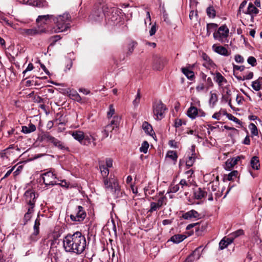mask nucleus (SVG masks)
Listing matches in <instances>:
<instances>
[{"instance_id": "nucleus-29", "label": "nucleus", "mask_w": 262, "mask_h": 262, "mask_svg": "<svg viewBox=\"0 0 262 262\" xmlns=\"http://www.w3.org/2000/svg\"><path fill=\"white\" fill-rule=\"evenodd\" d=\"M218 27L217 24L215 23H209L207 24V33L206 35L209 36L211 32L213 31H216L217 27Z\"/></svg>"}, {"instance_id": "nucleus-54", "label": "nucleus", "mask_w": 262, "mask_h": 262, "mask_svg": "<svg viewBox=\"0 0 262 262\" xmlns=\"http://www.w3.org/2000/svg\"><path fill=\"white\" fill-rule=\"evenodd\" d=\"M206 81L207 82V84L206 85V90H208V89L209 88L212 87L213 86V83L212 79L210 77L207 78Z\"/></svg>"}, {"instance_id": "nucleus-27", "label": "nucleus", "mask_w": 262, "mask_h": 262, "mask_svg": "<svg viewBox=\"0 0 262 262\" xmlns=\"http://www.w3.org/2000/svg\"><path fill=\"white\" fill-rule=\"evenodd\" d=\"M54 16L53 15H39L38 16L36 19L37 23H42L45 24L46 21L50 20V19H52L53 20Z\"/></svg>"}, {"instance_id": "nucleus-11", "label": "nucleus", "mask_w": 262, "mask_h": 262, "mask_svg": "<svg viewBox=\"0 0 262 262\" xmlns=\"http://www.w3.org/2000/svg\"><path fill=\"white\" fill-rule=\"evenodd\" d=\"M96 136L94 134H91L89 135H85L84 138L83 139V140L82 142V145L89 146L91 145L92 143L93 144V146L95 147L96 145Z\"/></svg>"}, {"instance_id": "nucleus-62", "label": "nucleus", "mask_w": 262, "mask_h": 262, "mask_svg": "<svg viewBox=\"0 0 262 262\" xmlns=\"http://www.w3.org/2000/svg\"><path fill=\"white\" fill-rule=\"evenodd\" d=\"M227 116H228V118L230 120H232V121H234L235 122H238L239 121V120L237 118H236L235 117L233 116L231 114H227Z\"/></svg>"}, {"instance_id": "nucleus-26", "label": "nucleus", "mask_w": 262, "mask_h": 262, "mask_svg": "<svg viewBox=\"0 0 262 262\" xmlns=\"http://www.w3.org/2000/svg\"><path fill=\"white\" fill-rule=\"evenodd\" d=\"M36 126L33 124H30L29 126H21V132L24 134H29L36 130Z\"/></svg>"}, {"instance_id": "nucleus-3", "label": "nucleus", "mask_w": 262, "mask_h": 262, "mask_svg": "<svg viewBox=\"0 0 262 262\" xmlns=\"http://www.w3.org/2000/svg\"><path fill=\"white\" fill-rule=\"evenodd\" d=\"M104 184L105 188L110 190L114 198L117 199L122 196V192L116 179L110 177L108 179H104Z\"/></svg>"}, {"instance_id": "nucleus-20", "label": "nucleus", "mask_w": 262, "mask_h": 262, "mask_svg": "<svg viewBox=\"0 0 262 262\" xmlns=\"http://www.w3.org/2000/svg\"><path fill=\"white\" fill-rule=\"evenodd\" d=\"M71 134L75 140L79 141L80 144H82L85 136L83 132L80 130H74L71 132Z\"/></svg>"}, {"instance_id": "nucleus-37", "label": "nucleus", "mask_w": 262, "mask_h": 262, "mask_svg": "<svg viewBox=\"0 0 262 262\" xmlns=\"http://www.w3.org/2000/svg\"><path fill=\"white\" fill-rule=\"evenodd\" d=\"M25 33L29 35H35L36 34H40L44 32L42 30H39L36 29H26Z\"/></svg>"}, {"instance_id": "nucleus-61", "label": "nucleus", "mask_w": 262, "mask_h": 262, "mask_svg": "<svg viewBox=\"0 0 262 262\" xmlns=\"http://www.w3.org/2000/svg\"><path fill=\"white\" fill-rule=\"evenodd\" d=\"M33 68H34V66H33V64L31 63H30L28 64L26 69L23 72V74H25L27 72L30 71L32 70L33 69Z\"/></svg>"}, {"instance_id": "nucleus-1", "label": "nucleus", "mask_w": 262, "mask_h": 262, "mask_svg": "<svg viewBox=\"0 0 262 262\" xmlns=\"http://www.w3.org/2000/svg\"><path fill=\"white\" fill-rule=\"evenodd\" d=\"M63 247L67 252L80 254L86 247L85 237L80 232L68 234L63 239Z\"/></svg>"}, {"instance_id": "nucleus-34", "label": "nucleus", "mask_w": 262, "mask_h": 262, "mask_svg": "<svg viewBox=\"0 0 262 262\" xmlns=\"http://www.w3.org/2000/svg\"><path fill=\"white\" fill-rule=\"evenodd\" d=\"M183 73L189 79L192 80L194 77V73L187 68H183L182 69Z\"/></svg>"}, {"instance_id": "nucleus-30", "label": "nucleus", "mask_w": 262, "mask_h": 262, "mask_svg": "<svg viewBox=\"0 0 262 262\" xmlns=\"http://www.w3.org/2000/svg\"><path fill=\"white\" fill-rule=\"evenodd\" d=\"M250 164L253 169L258 170L260 166L258 158L257 156L253 157L251 160Z\"/></svg>"}, {"instance_id": "nucleus-42", "label": "nucleus", "mask_w": 262, "mask_h": 262, "mask_svg": "<svg viewBox=\"0 0 262 262\" xmlns=\"http://www.w3.org/2000/svg\"><path fill=\"white\" fill-rule=\"evenodd\" d=\"M166 157L170 158L172 160L176 161L178 158V156L176 151H168L167 153Z\"/></svg>"}, {"instance_id": "nucleus-49", "label": "nucleus", "mask_w": 262, "mask_h": 262, "mask_svg": "<svg viewBox=\"0 0 262 262\" xmlns=\"http://www.w3.org/2000/svg\"><path fill=\"white\" fill-rule=\"evenodd\" d=\"M194 160H195L194 157L193 156V154H192L191 156L189 157L188 160H187L186 161V166H188V167H190L191 166H192L193 162L194 161Z\"/></svg>"}, {"instance_id": "nucleus-35", "label": "nucleus", "mask_w": 262, "mask_h": 262, "mask_svg": "<svg viewBox=\"0 0 262 262\" xmlns=\"http://www.w3.org/2000/svg\"><path fill=\"white\" fill-rule=\"evenodd\" d=\"M99 168L101 171V173L102 177H103V181L104 180V179H108L107 178V177L108 175L109 170L107 167H106L104 165H100Z\"/></svg>"}, {"instance_id": "nucleus-48", "label": "nucleus", "mask_w": 262, "mask_h": 262, "mask_svg": "<svg viewBox=\"0 0 262 262\" xmlns=\"http://www.w3.org/2000/svg\"><path fill=\"white\" fill-rule=\"evenodd\" d=\"M150 206V208L149 210V212H152L154 211H156L158 209L160 208L159 206L155 202H151Z\"/></svg>"}, {"instance_id": "nucleus-21", "label": "nucleus", "mask_w": 262, "mask_h": 262, "mask_svg": "<svg viewBox=\"0 0 262 262\" xmlns=\"http://www.w3.org/2000/svg\"><path fill=\"white\" fill-rule=\"evenodd\" d=\"M142 128L144 132L148 135L152 136L155 135L151 125L147 122L144 121L142 124Z\"/></svg>"}, {"instance_id": "nucleus-47", "label": "nucleus", "mask_w": 262, "mask_h": 262, "mask_svg": "<svg viewBox=\"0 0 262 262\" xmlns=\"http://www.w3.org/2000/svg\"><path fill=\"white\" fill-rule=\"evenodd\" d=\"M56 147L61 150H69V148L68 147H66L65 144L60 140H59L56 146Z\"/></svg>"}, {"instance_id": "nucleus-24", "label": "nucleus", "mask_w": 262, "mask_h": 262, "mask_svg": "<svg viewBox=\"0 0 262 262\" xmlns=\"http://www.w3.org/2000/svg\"><path fill=\"white\" fill-rule=\"evenodd\" d=\"M207 192L201 188H199L194 191V196L195 199L200 200L204 198Z\"/></svg>"}, {"instance_id": "nucleus-22", "label": "nucleus", "mask_w": 262, "mask_h": 262, "mask_svg": "<svg viewBox=\"0 0 262 262\" xmlns=\"http://www.w3.org/2000/svg\"><path fill=\"white\" fill-rule=\"evenodd\" d=\"M233 241V238L228 237L226 239L225 238L222 239L219 243V247L220 249L223 250L226 248L229 245L231 244Z\"/></svg>"}, {"instance_id": "nucleus-44", "label": "nucleus", "mask_w": 262, "mask_h": 262, "mask_svg": "<svg viewBox=\"0 0 262 262\" xmlns=\"http://www.w3.org/2000/svg\"><path fill=\"white\" fill-rule=\"evenodd\" d=\"M259 80V78L254 81H253L252 83V88L256 91H258L260 89L261 87V85Z\"/></svg>"}, {"instance_id": "nucleus-8", "label": "nucleus", "mask_w": 262, "mask_h": 262, "mask_svg": "<svg viewBox=\"0 0 262 262\" xmlns=\"http://www.w3.org/2000/svg\"><path fill=\"white\" fill-rule=\"evenodd\" d=\"M103 7L100 5L96 10H94L90 16V18L94 21H100L104 16Z\"/></svg>"}, {"instance_id": "nucleus-63", "label": "nucleus", "mask_w": 262, "mask_h": 262, "mask_svg": "<svg viewBox=\"0 0 262 262\" xmlns=\"http://www.w3.org/2000/svg\"><path fill=\"white\" fill-rule=\"evenodd\" d=\"M182 124V120L180 119H177L175 120V127H179L181 126Z\"/></svg>"}, {"instance_id": "nucleus-7", "label": "nucleus", "mask_w": 262, "mask_h": 262, "mask_svg": "<svg viewBox=\"0 0 262 262\" xmlns=\"http://www.w3.org/2000/svg\"><path fill=\"white\" fill-rule=\"evenodd\" d=\"M42 178L43 183L46 186H53L57 184L56 177L53 172L48 171L42 174Z\"/></svg>"}, {"instance_id": "nucleus-5", "label": "nucleus", "mask_w": 262, "mask_h": 262, "mask_svg": "<svg viewBox=\"0 0 262 262\" xmlns=\"http://www.w3.org/2000/svg\"><path fill=\"white\" fill-rule=\"evenodd\" d=\"M229 30L226 25H223L220 27L217 31H215L213 34V38L221 42H225L229 36Z\"/></svg>"}, {"instance_id": "nucleus-50", "label": "nucleus", "mask_w": 262, "mask_h": 262, "mask_svg": "<svg viewBox=\"0 0 262 262\" xmlns=\"http://www.w3.org/2000/svg\"><path fill=\"white\" fill-rule=\"evenodd\" d=\"M247 62L252 67H254L256 65V59L253 56H250L247 59Z\"/></svg>"}, {"instance_id": "nucleus-43", "label": "nucleus", "mask_w": 262, "mask_h": 262, "mask_svg": "<svg viewBox=\"0 0 262 262\" xmlns=\"http://www.w3.org/2000/svg\"><path fill=\"white\" fill-rule=\"evenodd\" d=\"M61 38L60 35H54L50 38V41H51L50 46H54L56 42Z\"/></svg>"}, {"instance_id": "nucleus-18", "label": "nucleus", "mask_w": 262, "mask_h": 262, "mask_svg": "<svg viewBox=\"0 0 262 262\" xmlns=\"http://www.w3.org/2000/svg\"><path fill=\"white\" fill-rule=\"evenodd\" d=\"M242 157V156H237L228 159L226 162V168L230 170L231 168L233 167L237 163L238 161L240 160Z\"/></svg>"}, {"instance_id": "nucleus-16", "label": "nucleus", "mask_w": 262, "mask_h": 262, "mask_svg": "<svg viewBox=\"0 0 262 262\" xmlns=\"http://www.w3.org/2000/svg\"><path fill=\"white\" fill-rule=\"evenodd\" d=\"M26 201L30 206H34L35 202V194L31 191H27L25 193Z\"/></svg>"}, {"instance_id": "nucleus-2", "label": "nucleus", "mask_w": 262, "mask_h": 262, "mask_svg": "<svg viewBox=\"0 0 262 262\" xmlns=\"http://www.w3.org/2000/svg\"><path fill=\"white\" fill-rule=\"evenodd\" d=\"M71 16L69 13H64L57 17H54L53 21L56 25L55 32H60L67 30L70 27Z\"/></svg>"}, {"instance_id": "nucleus-23", "label": "nucleus", "mask_w": 262, "mask_h": 262, "mask_svg": "<svg viewBox=\"0 0 262 262\" xmlns=\"http://www.w3.org/2000/svg\"><path fill=\"white\" fill-rule=\"evenodd\" d=\"M187 114L189 118L195 119L198 114V108L193 106H190L187 111Z\"/></svg>"}, {"instance_id": "nucleus-6", "label": "nucleus", "mask_w": 262, "mask_h": 262, "mask_svg": "<svg viewBox=\"0 0 262 262\" xmlns=\"http://www.w3.org/2000/svg\"><path fill=\"white\" fill-rule=\"evenodd\" d=\"M86 216V212L83 208L81 206H78L75 208L74 212L70 215V218L73 221L81 222Z\"/></svg>"}, {"instance_id": "nucleus-12", "label": "nucleus", "mask_w": 262, "mask_h": 262, "mask_svg": "<svg viewBox=\"0 0 262 262\" xmlns=\"http://www.w3.org/2000/svg\"><path fill=\"white\" fill-rule=\"evenodd\" d=\"M40 225V219L39 216H37V219L35 221V223L33 227L34 232L30 236V240L32 242H35L37 240L36 236L39 233V226Z\"/></svg>"}, {"instance_id": "nucleus-39", "label": "nucleus", "mask_w": 262, "mask_h": 262, "mask_svg": "<svg viewBox=\"0 0 262 262\" xmlns=\"http://www.w3.org/2000/svg\"><path fill=\"white\" fill-rule=\"evenodd\" d=\"M207 15L210 18H214L216 16V12L212 6H210L206 10Z\"/></svg>"}, {"instance_id": "nucleus-33", "label": "nucleus", "mask_w": 262, "mask_h": 262, "mask_svg": "<svg viewBox=\"0 0 262 262\" xmlns=\"http://www.w3.org/2000/svg\"><path fill=\"white\" fill-rule=\"evenodd\" d=\"M210 97L209 98V102L210 105L213 107L218 100L217 95L215 93H213L210 92Z\"/></svg>"}, {"instance_id": "nucleus-38", "label": "nucleus", "mask_w": 262, "mask_h": 262, "mask_svg": "<svg viewBox=\"0 0 262 262\" xmlns=\"http://www.w3.org/2000/svg\"><path fill=\"white\" fill-rule=\"evenodd\" d=\"M137 42L135 41H131L128 45L127 51L126 52V56L130 55L134 50V48L137 45Z\"/></svg>"}, {"instance_id": "nucleus-9", "label": "nucleus", "mask_w": 262, "mask_h": 262, "mask_svg": "<svg viewBox=\"0 0 262 262\" xmlns=\"http://www.w3.org/2000/svg\"><path fill=\"white\" fill-rule=\"evenodd\" d=\"M167 60L166 58L160 56H156L154 57L153 68L158 71H160L164 67Z\"/></svg>"}, {"instance_id": "nucleus-59", "label": "nucleus", "mask_w": 262, "mask_h": 262, "mask_svg": "<svg viewBox=\"0 0 262 262\" xmlns=\"http://www.w3.org/2000/svg\"><path fill=\"white\" fill-rule=\"evenodd\" d=\"M246 4H247L246 1H244L241 4L239 7V10H238L239 12H241V11H242L243 13H244V12H245V11L244 10V8L245 7Z\"/></svg>"}, {"instance_id": "nucleus-41", "label": "nucleus", "mask_w": 262, "mask_h": 262, "mask_svg": "<svg viewBox=\"0 0 262 262\" xmlns=\"http://www.w3.org/2000/svg\"><path fill=\"white\" fill-rule=\"evenodd\" d=\"M149 147V144L147 141H144L141 145V147L140 148V151L144 154L147 153L148 149Z\"/></svg>"}, {"instance_id": "nucleus-25", "label": "nucleus", "mask_w": 262, "mask_h": 262, "mask_svg": "<svg viewBox=\"0 0 262 262\" xmlns=\"http://www.w3.org/2000/svg\"><path fill=\"white\" fill-rule=\"evenodd\" d=\"M186 238V236L184 234H176L170 238V241L174 243L178 244Z\"/></svg>"}, {"instance_id": "nucleus-28", "label": "nucleus", "mask_w": 262, "mask_h": 262, "mask_svg": "<svg viewBox=\"0 0 262 262\" xmlns=\"http://www.w3.org/2000/svg\"><path fill=\"white\" fill-rule=\"evenodd\" d=\"M223 90L224 94H223L222 99L227 102L231 99V92L229 86H225Z\"/></svg>"}, {"instance_id": "nucleus-56", "label": "nucleus", "mask_w": 262, "mask_h": 262, "mask_svg": "<svg viewBox=\"0 0 262 262\" xmlns=\"http://www.w3.org/2000/svg\"><path fill=\"white\" fill-rule=\"evenodd\" d=\"M234 58L236 62L238 63H243L244 61V58L240 55H236Z\"/></svg>"}, {"instance_id": "nucleus-14", "label": "nucleus", "mask_w": 262, "mask_h": 262, "mask_svg": "<svg viewBox=\"0 0 262 262\" xmlns=\"http://www.w3.org/2000/svg\"><path fill=\"white\" fill-rule=\"evenodd\" d=\"M213 50L219 54L225 56H228L230 55V52H229L227 49L223 46H217L214 44L212 46Z\"/></svg>"}, {"instance_id": "nucleus-46", "label": "nucleus", "mask_w": 262, "mask_h": 262, "mask_svg": "<svg viewBox=\"0 0 262 262\" xmlns=\"http://www.w3.org/2000/svg\"><path fill=\"white\" fill-rule=\"evenodd\" d=\"M244 233V231L243 230H242V229L237 230L236 231H235L231 234V238H233V239H234L235 238H236L240 235H243Z\"/></svg>"}, {"instance_id": "nucleus-13", "label": "nucleus", "mask_w": 262, "mask_h": 262, "mask_svg": "<svg viewBox=\"0 0 262 262\" xmlns=\"http://www.w3.org/2000/svg\"><path fill=\"white\" fill-rule=\"evenodd\" d=\"M259 12L258 9L251 3L249 4L248 8L244 13L249 14L251 16V21L254 22V15H256Z\"/></svg>"}, {"instance_id": "nucleus-58", "label": "nucleus", "mask_w": 262, "mask_h": 262, "mask_svg": "<svg viewBox=\"0 0 262 262\" xmlns=\"http://www.w3.org/2000/svg\"><path fill=\"white\" fill-rule=\"evenodd\" d=\"M202 57L203 59L205 60L209 64H210L211 60L210 59L209 57L206 53L203 54Z\"/></svg>"}, {"instance_id": "nucleus-60", "label": "nucleus", "mask_w": 262, "mask_h": 262, "mask_svg": "<svg viewBox=\"0 0 262 262\" xmlns=\"http://www.w3.org/2000/svg\"><path fill=\"white\" fill-rule=\"evenodd\" d=\"M197 12L194 11L193 10L191 11L189 13V18L190 19H193L194 17H196L197 16Z\"/></svg>"}, {"instance_id": "nucleus-32", "label": "nucleus", "mask_w": 262, "mask_h": 262, "mask_svg": "<svg viewBox=\"0 0 262 262\" xmlns=\"http://www.w3.org/2000/svg\"><path fill=\"white\" fill-rule=\"evenodd\" d=\"M54 137L51 136L49 133L46 132L41 134L40 136V141H46L48 142H51Z\"/></svg>"}, {"instance_id": "nucleus-15", "label": "nucleus", "mask_w": 262, "mask_h": 262, "mask_svg": "<svg viewBox=\"0 0 262 262\" xmlns=\"http://www.w3.org/2000/svg\"><path fill=\"white\" fill-rule=\"evenodd\" d=\"M211 74L214 76L213 79L219 86H221L227 82L226 79L220 72L211 73Z\"/></svg>"}, {"instance_id": "nucleus-45", "label": "nucleus", "mask_w": 262, "mask_h": 262, "mask_svg": "<svg viewBox=\"0 0 262 262\" xmlns=\"http://www.w3.org/2000/svg\"><path fill=\"white\" fill-rule=\"evenodd\" d=\"M140 98H141L140 90V89H138L136 98L133 102V103L135 106H137L138 105V104L140 102Z\"/></svg>"}, {"instance_id": "nucleus-10", "label": "nucleus", "mask_w": 262, "mask_h": 262, "mask_svg": "<svg viewBox=\"0 0 262 262\" xmlns=\"http://www.w3.org/2000/svg\"><path fill=\"white\" fill-rule=\"evenodd\" d=\"M202 251L203 250L202 249L201 246L196 248L193 252L186 258L184 262H192L194 260L199 259Z\"/></svg>"}, {"instance_id": "nucleus-53", "label": "nucleus", "mask_w": 262, "mask_h": 262, "mask_svg": "<svg viewBox=\"0 0 262 262\" xmlns=\"http://www.w3.org/2000/svg\"><path fill=\"white\" fill-rule=\"evenodd\" d=\"M115 108L113 107V104H111L109 107V112L107 113L108 117H112L115 113Z\"/></svg>"}, {"instance_id": "nucleus-17", "label": "nucleus", "mask_w": 262, "mask_h": 262, "mask_svg": "<svg viewBox=\"0 0 262 262\" xmlns=\"http://www.w3.org/2000/svg\"><path fill=\"white\" fill-rule=\"evenodd\" d=\"M120 118L118 117H114L110 124L105 126V131L112 132L115 128H118L119 124Z\"/></svg>"}, {"instance_id": "nucleus-31", "label": "nucleus", "mask_w": 262, "mask_h": 262, "mask_svg": "<svg viewBox=\"0 0 262 262\" xmlns=\"http://www.w3.org/2000/svg\"><path fill=\"white\" fill-rule=\"evenodd\" d=\"M238 174V172L237 170H233L230 172L228 174L224 176V180L227 181H232L236 178Z\"/></svg>"}, {"instance_id": "nucleus-19", "label": "nucleus", "mask_w": 262, "mask_h": 262, "mask_svg": "<svg viewBox=\"0 0 262 262\" xmlns=\"http://www.w3.org/2000/svg\"><path fill=\"white\" fill-rule=\"evenodd\" d=\"M200 214L194 210H191L185 213L182 215V217L185 220H189L192 218L199 219Z\"/></svg>"}, {"instance_id": "nucleus-52", "label": "nucleus", "mask_w": 262, "mask_h": 262, "mask_svg": "<svg viewBox=\"0 0 262 262\" xmlns=\"http://www.w3.org/2000/svg\"><path fill=\"white\" fill-rule=\"evenodd\" d=\"M206 88V86L203 83H200L196 87V90L198 92H202Z\"/></svg>"}, {"instance_id": "nucleus-51", "label": "nucleus", "mask_w": 262, "mask_h": 262, "mask_svg": "<svg viewBox=\"0 0 262 262\" xmlns=\"http://www.w3.org/2000/svg\"><path fill=\"white\" fill-rule=\"evenodd\" d=\"M166 200V198L165 196H162L158 199L156 204L159 206L160 208H161L164 204H166V203L165 202Z\"/></svg>"}, {"instance_id": "nucleus-4", "label": "nucleus", "mask_w": 262, "mask_h": 262, "mask_svg": "<svg viewBox=\"0 0 262 262\" xmlns=\"http://www.w3.org/2000/svg\"><path fill=\"white\" fill-rule=\"evenodd\" d=\"M166 110V106L161 100H157L153 103L152 111L156 120H161L164 117V114Z\"/></svg>"}, {"instance_id": "nucleus-55", "label": "nucleus", "mask_w": 262, "mask_h": 262, "mask_svg": "<svg viewBox=\"0 0 262 262\" xmlns=\"http://www.w3.org/2000/svg\"><path fill=\"white\" fill-rule=\"evenodd\" d=\"M245 67L244 66H239L235 65V64H233V69L234 72H235V70L243 71L245 70Z\"/></svg>"}, {"instance_id": "nucleus-36", "label": "nucleus", "mask_w": 262, "mask_h": 262, "mask_svg": "<svg viewBox=\"0 0 262 262\" xmlns=\"http://www.w3.org/2000/svg\"><path fill=\"white\" fill-rule=\"evenodd\" d=\"M69 96L74 100L78 102H81L82 99L80 96L77 93L76 91H70Z\"/></svg>"}, {"instance_id": "nucleus-40", "label": "nucleus", "mask_w": 262, "mask_h": 262, "mask_svg": "<svg viewBox=\"0 0 262 262\" xmlns=\"http://www.w3.org/2000/svg\"><path fill=\"white\" fill-rule=\"evenodd\" d=\"M249 128L251 130L252 136H257L258 134V129L257 126L254 123H250L249 125Z\"/></svg>"}, {"instance_id": "nucleus-57", "label": "nucleus", "mask_w": 262, "mask_h": 262, "mask_svg": "<svg viewBox=\"0 0 262 262\" xmlns=\"http://www.w3.org/2000/svg\"><path fill=\"white\" fill-rule=\"evenodd\" d=\"M156 31H157V28H156V23H155L154 25H153L151 26V29L149 30L150 35V36L154 35L156 33Z\"/></svg>"}, {"instance_id": "nucleus-64", "label": "nucleus", "mask_w": 262, "mask_h": 262, "mask_svg": "<svg viewBox=\"0 0 262 262\" xmlns=\"http://www.w3.org/2000/svg\"><path fill=\"white\" fill-rule=\"evenodd\" d=\"M106 167H112L113 166V161L111 159H107L106 160Z\"/></svg>"}]
</instances>
